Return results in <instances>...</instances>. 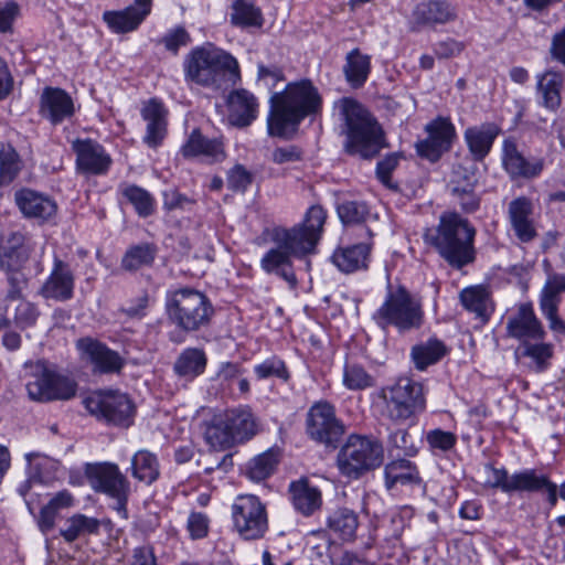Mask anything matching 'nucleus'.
I'll use <instances>...</instances> for the list:
<instances>
[{
    "label": "nucleus",
    "mask_w": 565,
    "mask_h": 565,
    "mask_svg": "<svg viewBox=\"0 0 565 565\" xmlns=\"http://www.w3.org/2000/svg\"><path fill=\"white\" fill-rule=\"evenodd\" d=\"M76 347L102 372H117L124 365V361L117 352L90 338L79 339Z\"/></svg>",
    "instance_id": "29"
},
{
    "label": "nucleus",
    "mask_w": 565,
    "mask_h": 565,
    "mask_svg": "<svg viewBox=\"0 0 565 565\" xmlns=\"http://www.w3.org/2000/svg\"><path fill=\"white\" fill-rule=\"evenodd\" d=\"M463 307L486 321L491 312L489 294L482 287L466 288L460 294Z\"/></svg>",
    "instance_id": "43"
},
{
    "label": "nucleus",
    "mask_w": 565,
    "mask_h": 565,
    "mask_svg": "<svg viewBox=\"0 0 565 565\" xmlns=\"http://www.w3.org/2000/svg\"><path fill=\"white\" fill-rule=\"evenodd\" d=\"M99 530V521L84 514H75L66 520L61 535L66 542H73L81 536L96 533Z\"/></svg>",
    "instance_id": "46"
},
{
    "label": "nucleus",
    "mask_w": 565,
    "mask_h": 565,
    "mask_svg": "<svg viewBox=\"0 0 565 565\" xmlns=\"http://www.w3.org/2000/svg\"><path fill=\"white\" fill-rule=\"evenodd\" d=\"M307 431L312 439L330 445L343 435L344 427L335 417L333 406L327 402H319L308 412Z\"/></svg>",
    "instance_id": "15"
},
{
    "label": "nucleus",
    "mask_w": 565,
    "mask_h": 565,
    "mask_svg": "<svg viewBox=\"0 0 565 565\" xmlns=\"http://www.w3.org/2000/svg\"><path fill=\"white\" fill-rule=\"evenodd\" d=\"M334 107L345 126L348 153L370 159L386 147L382 127L361 103L343 97Z\"/></svg>",
    "instance_id": "3"
},
{
    "label": "nucleus",
    "mask_w": 565,
    "mask_h": 565,
    "mask_svg": "<svg viewBox=\"0 0 565 565\" xmlns=\"http://www.w3.org/2000/svg\"><path fill=\"white\" fill-rule=\"evenodd\" d=\"M227 185L233 191L244 192L253 182V174L242 164H235L227 172Z\"/></svg>",
    "instance_id": "59"
},
{
    "label": "nucleus",
    "mask_w": 565,
    "mask_h": 565,
    "mask_svg": "<svg viewBox=\"0 0 565 565\" xmlns=\"http://www.w3.org/2000/svg\"><path fill=\"white\" fill-rule=\"evenodd\" d=\"M210 520L201 512L190 513L186 522V530L192 540H201L209 533Z\"/></svg>",
    "instance_id": "61"
},
{
    "label": "nucleus",
    "mask_w": 565,
    "mask_h": 565,
    "mask_svg": "<svg viewBox=\"0 0 565 565\" xmlns=\"http://www.w3.org/2000/svg\"><path fill=\"white\" fill-rule=\"evenodd\" d=\"M278 460V451L274 449L266 450L248 461L246 476L254 481L265 480L274 472Z\"/></svg>",
    "instance_id": "45"
},
{
    "label": "nucleus",
    "mask_w": 565,
    "mask_h": 565,
    "mask_svg": "<svg viewBox=\"0 0 565 565\" xmlns=\"http://www.w3.org/2000/svg\"><path fill=\"white\" fill-rule=\"evenodd\" d=\"M498 134L499 128L493 124L471 127L466 130L465 139L476 160H481L489 153Z\"/></svg>",
    "instance_id": "35"
},
{
    "label": "nucleus",
    "mask_w": 565,
    "mask_h": 565,
    "mask_svg": "<svg viewBox=\"0 0 565 565\" xmlns=\"http://www.w3.org/2000/svg\"><path fill=\"white\" fill-rule=\"evenodd\" d=\"M235 441H243L255 435L257 425L249 409H231L224 414Z\"/></svg>",
    "instance_id": "40"
},
{
    "label": "nucleus",
    "mask_w": 565,
    "mask_h": 565,
    "mask_svg": "<svg viewBox=\"0 0 565 565\" xmlns=\"http://www.w3.org/2000/svg\"><path fill=\"white\" fill-rule=\"evenodd\" d=\"M373 319L382 328L394 327L405 333L417 330L424 322L420 299L402 285L388 284L383 303Z\"/></svg>",
    "instance_id": "6"
},
{
    "label": "nucleus",
    "mask_w": 565,
    "mask_h": 565,
    "mask_svg": "<svg viewBox=\"0 0 565 565\" xmlns=\"http://www.w3.org/2000/svg\"><path fill=\"white\" fill-rule=\"evenodd\" d=\"M15 202L24 216L46 222L57 212L56 202L43 193L24 189L15 193Z\"/></svg>",
    "instance_id": "24"
},
{
    "label": "nucleus",
    "mask_w": 565,
    "mask_h": 565,
    "mask_svg": "<svg viewBox=\"0 0 565 565\" xmlns=\"http://www.w3.org/2000/svg\"><path fill=\"white\" fill-rule=\"evenodd\" d=\"M371 71V57L354 49L347 55V63L343 72L349 84L354 87H361L367 79Z\"/></svg>",
    "instance_id": "38"
},
{
    "label": "nucleus",
    "mask_w": 565,
    "mask_h": 565,
    "mask_svg": "<svg viewBox=\"0 0 565 565\" xmlns=\"http://www.w3.org/2000/svg\"><path fill=\"white\" fill-rule=\"evenodd\" d=\"M40 113L51 122L58 124L73 115V100L63 89L46 87L41 95Z\"/></svg>",
    "instance_id": "26"
},
{
    "label": "nucleus",
    "mask_w": 565,
    "mask_h": 565,
    "mask_svg": "<svg viewBox=\"0 0 565 565\" xmlns=\"http://www.w3.org/2000/svg\"><path fill=\"white\" fill-rule=\"evenodd\" d=\"M131 476L145 484H151L160 475V465L154 454L148 450L137 451L130 462Z\"/></svg>",
    "instance_id": "36"
},
{
    "label": "nucleus",
    "mask_w": 565,
    "mask_h": 565,
    "mask_svg": "<svg viewBox=\"0 0 565 565\" xmlns=\"http://www.w3.org/2000/svg\"><path fill=\"white\" fill-rule=\"evenodd\" d=\"M419 482V472L409 460H393L385 467V483L388 489L396 484H414Z\"/></svg>",
    "instance_id": "39"
},
{
    "label": "nucleus",
    "mask_w": 565,
    "mask_h": 565,
    "mask_svg": "<svg viewBox=\"0 0 565 565\" xmlns=\"http://www.w3.org/2000/svg\"><path fill=\"white\" fill-rule=\"evenodd\" d=\"M426 132L427 138L418 141L416 149L420 157L434 162L450 149L456 130L448 118L438 117L427 124Z\"/></svg>",
    "instance_id": "17"
},
{
    "label": "nucleus",
    "mask_w": 565,
    "mask_h": 565,
    "mask_svg": "<svg viewBox=\"0 0 565 565\" xmlns=\"http://www.w3.org/2000/svg\"><path fill=\"white\" fill-rule=\"evenodd\" d=\"M387 446L391 452L401 451L406 456H413L418 447L406 429H396L388 436Z\"/></svg>",
    "instance_id": "57"
},
{
    "label": "nucleus",
    "mask_w": 565,
    "mask_h": 565,
    "mask_svg": "<svg viewBox=\"0 0 565 565\" xmlns=\"http://www.w3.org/2000/svg\"><path fill=\"white\" fill-rule=\"evenodd\" d=\"M189 40L190 38L186 31L183 28H177L163 36L162 43L167 50L177 53L180 46L188 44Z\"/></svg>",
    "instance_id": "64"
},
{
    "label": "nucleus",
    "mask_w": 565,
    "mask_h": 565,
    "mask_svg": "<svg viewBox=\"0 0 565 565\" xmlns=\"http://www.w3.org/2000/svg\"><path fill=\"white\" fill-rule=\"evenodd\" d=\"M534 205L526 196H518L508 205V220L515 236L523 243L532 242L536 236Z\"/></svg>",
    "instance_id": "21"
},
{
    "label": "nucleus",
    "mask_w": 565,
    "mask_h": 565,
    "mask_svg": "<svg viewBox=\"0 0 565 565\" xmlns=\"http://www.w3.org/2000/svg\"><path fill=\"white\" fill-rule=\"evenodd\" d=\"M563 82V74L555 71L537 75L536 92L544 108L555 111L561 106Z\"/></svg>",
    "instance_id": "34"
},
{
    "label": "nucleus",
    "mask_w": 565,
    "mask_h": 565,
    "mask_svg": "<svg viewBox=\"0 0 565 565\" xmlns=\"http://www.w3.org/2000/svg\"><path fill=\"white\" fill-rule=\"evenodd\" d=\"M8 279L11 288L3 299L2 306H0L4 323L13 322L22 329L33 326L40 312L34 303L22 297V289L25 285L23 275L12 274Z\"/></svg>",
    "instance_id": "14"
},
{
    "label": "nucleus",
    "mask_w": 565,
    "mask_h": 565,
    "mask_svg": "<svg viewBox=\"0 0 565 565\" xmlns=\"http://www.w3.org/2000/svg\"><path fill=\"white\" fill-rule=\"evenodd\" d=\"M546 483V476L537 473L535 469H524L510 475L509 493L540 491Z\"/></svg>",
    "instance_id": "44"
},
{
    "label": "nucleus",
    "mask_w": 565,
    "mask_h": 565,
    "mask_svg": "<svg viewBox=\"0 0 565 565\" xmlns=\"http://www.w3.org/2000/svg\"><path fill=\"white\" fill-rule=\"evenodd\" d=\"M426 441L433 451L447 452L456 446L457 436L451 431L436 428L427 433Z\"/></svg>",
    "instance_id": "58"
},
{
    "label": "nucleus",
    "mask_w": 565,
    "mask_h": 565,
    "mask_svg": "<svg viewBox=\"0 0 565 565\" xmlns=\"http://www.w3.org/2000/svg\"><path fill=\"white\" fill-rule=\"evenodd\" d=\"M77 384L70 377L38 364L26 383L28 395L38 402L71 399L76 395Z\"/></svg>",
    "instance_id": "11"
},
{
    "label": "nucleus",
    "mask_w": 565,
    "mask_h": 565,
    "mask_svg": "<svg viewBox=\"0 0 565 565\" xmlns=\"http://www.w3.org/2000/svg\"><path fill=\"white\" fill-rule=\"evenodd\" d=\"M321 107L322 98L310 81L289 83L284 92L270 97L267 119L269 135L289 137L302 119L319 113Z\"/></svg>",
    "instance_id": "2"
},
{
    "label": "nucleus",
    "mask_w": 565,
    "mask_h": 565,
    "mask_svg": "<svg viewBox=\"0 0 565 565\" xmlns=\"http://www.w3.org/2000/svg\"><path fill=\"white\" fill-rule=\"evenodd\" d=\"M75 277L68 264L55 257L50 276L41 287L45 299L66 301L73 297Z\"/></svg>",
    "instance_id": "22"
},
{
    "label": "nucleus",
    "mask_w": 565,
    "mask_h": 565,
    "mask_svg": "<svg viewBox=\"0 0 565 565\" xmlns=\"http://www.w3.org/2000/svg\"><path fill=\"white\" fill-rule=\"evenodd\" d=\"M326 218V211L319 205H313L308 210L301 224L291 228H273L270 238L275 246L262 257L260 268L266 274L280 277L290 288H296L292 257L301 258L315 253Z\"/></svg>",
    "instance_id": "1"
},
{
    "label": "nucleus",
    "mask_w": 565,
    "mask_h": 565,
    "mask_svg": "<svg viewBox=\"0 0 565 565\" xmlns=\"http://www.w3.org/2000/svg\"><path fill=\"white\" fill-rule=\"evenodd\" d=\"M149 305V296L142 292L136 299L131 300L127 306L121 308V311L131 319H141L146 315V309Z\"/></svg>",
    "instance_id": "63"
},
{
    "label": "nucleus",
    "mask_w": 565,
    "mask_h": 565,
    "mask_svg": "<svg viewBox=\"0 0 565 565\" xmlns=\"http://www.w3.org/2000/svg\"><path fill=\"white\" fill-rule=\"evenodd\" d=\"M476 230L457 213H445L436 228L425 233V241L452 267L460 269L476 258Z\"/></svg>",
    "instance_id": "5"
},
{
    "label": "nucleus",
    "mask_w": 565,
    "mask_h": 565,
    "mask_svg": "<svg viewBox=\"0 0 565 565\" xmlns=\"http://www.w3.org/2000/svg\"><path fill=\"white\" fill-rule=\"evenodd\" d=\"M289 492L294 508L306 516L313 514L322 504L321 491L306 478L291 482Z\"/></svg>",
    "instance_id": "30"
},
{
    "label": "nucleus",
    "mask_w": 565,
    "mask_h": 565,
    "mask_svg": "<svg viewBox=\"0 0 565 565\" xmlns=\"http://www.w3.org/2000/svg\"><path fill=\"white\" fill-rule=\"evenodd\" d=\"M168 110L157 99H150L141 109V116L147 122L143 141L150 148H157L167 135Z\"/></svg>",
    "instance_id": "27"
},
{
    "label": "nucleus",
    "mask_w": 565,
    "mask_h": 565,
    "mask_svg": "<svg viewBox=\"0 0 565 565\" xmlns=\"http://www.w3.org/2000/svg\"><path fill=\"white\" fill-rule=\"evenodd\" d=\"M231 22L239 28H260L264 23L262 10L246 0H233Z\"/></svg>",
    "instance_id": "42"
},
{
    "label": "nucleus",
    "mask_w": 565,
    "mask_h": 565,
    "mask_svg": "<svg viewBox=\"0 0 565 565\" xmlns=\"http://www.w3.org/2000/svg\"><path fill=\"white\" fill-rule=\"evenodd\" d=\"M343 384L352 391L374 386V377L358 364H347L343 372Z\"/></svg>",
    "instance_id": "53"
},
{
    "label": "nucleus",
    "mask_w": 565,
    "mask_h": 565,
    "mask_svg": "<svg viewBox=\"0 0 565 565\" xmlns=\"http://www.w3.org/2000/svg\"><path fill=\"white\" fill-rule=\"evenodd\" d=\"M502 161L507 172L512 178H534L543 170L542 161H527L519 152L515 143L510 140L504 141Z\"/></svg>",
    "instance_id": "31"
},
{
    "label": "nucleus",
    "mask_w": 565,
    "mask_h": 565,
    "mask_svg": "<svg viewBox=\"0 0 565 565\" xmlns=\"http://www.w3.org/2000/svg\"><path fill=\"white\" fill-rule=\"evenodd\" d=\"M398 160L399 158L397 154H390L377 163V178L381 180L383 184H385L388 188H393V184L391 182V173L397 167Z\"/></svg>",
    "instance_id": "62"
},
{
    "label": "nucleus",
    "mask_w": 565,
    "mask_h": 565,
    "mask_svg": "<svg viewBox=\"0 0 565 565\" xmlns=\"http://www.w3.org/2000/svg\"><path fill=\"white\" fill-rule=\"evenodd\" d=\"M562 292H565V274H550L541 290L539 306L550 330L565 337V320L558 315Z\"/></svg>",
    "instance_id": "16"
},
{
    "label": "nucleus",
    "mask_w": 565,
    "mask_h": 565,
    "mask_svg": "<svg viewBox=\"0 0 565 565\" xmlns=\"http://www.w3.org/2000/svg\"><path fill=\"white\" fill-rule=\"evenodd\" d=\"M207 364L205 352L199 348H186L175 359L173 371L185 381H193L202 375Z\"/></svg>",
    "instance_id": "33"
},
{
    "label": "nucleus",
    "mask_w": 565,
    "mask_h": 565,
    "mask_svg": "<svg viewBox=\"0 0 565 565\" xmlns=\"http://www.w3.org/2000/svg\"><path fill=\"white\" fill-rule=\"evenodd\" d=\"M232 519L235 530L245 540H257L268 530L265 505L252 494L239 495L232 505Z\"/></svg>",
    "instance_id": "12"
},
{
    "label": "nucleus",
    "mask_w": 565,
    "mask_h": 565,
    "mask_svg": "<svg viewBox=\"0 0 565 565\" xmlns=\"http://www.w3.org/2000/svg\"><path fill=\"white\" fill-rule=\"evenodd\" d=\"M356 514L348 509H340L329 518V527L343 540H352L358 529Z\"/></svg>",
    "instance_id": "49"
},
{
    "label": "nucleus",
    "mask_w": 565,
    "mask_h": 565,
    "mask_svg": "<svg viewBox=\"0 0 565 565\" xmlns=\"http://www.w3.org/2000/svg\"><path fill=\"white\" fill-rule=\"evenodd\" d=\"M484 486L491 489H499L504 493H509L510 473L504 468H494L492 466L484 467Z\"/></svg>",
    "instance_id": "60"
},
{
    "label": "nucleus",
    "mask_w": 565,
    "mask_h": 565,
    "mask_svg": "<svg viewBox=\"0 0 565 565\" xmlns=\"http://www.w3.org/2000/svg\"><path fill=\"white\" fill-rule=\"evenodd\" d=\"M76 153V163L79 170L92 174H104L111 163L110 157L104 148L90 139L73 141Z\"/></svg>",
    "instance_id": "23"
},
{
    "label": "nucleus",
    "mask_w": 565,
    "mask_h": 565,
    "mask_svg": "<svg viewBox=\"0 0 565 565\" xmlns=\"http://www.w3.org/2000/svg\"><path fill=\"white\" fill-rule=\"evenodd\" d=\"M206 441L214 448H227L235 441L224 415L214 417L205 430Z\"/></svg>",
    "instance_id": "48"
},
{
    "label": "nucleus",
    "mask_w": 565,
    "mask_h": 565,
    "mask_svg": "<svg viewBox=\"0 0 565 565\" xmlns=\"http://www.w3.org/2000/svg\"><path fill=\"white\" fill-rule=\"evenodd\" d=\"M85 475L90 487L116 501L114 509L117 514L127 519V500L130 494V483L121 473L119 467L111 462L87 463Z\"/></svg>",
    "instance_id": "10"
},
{
    "label": "nucleus",
    "mask_w": 565,
    "mask_h": 565,
    "mask_svg": "<svg viewBox=\"0 0 565 565\" xmlns=\"http://www.w3.org/2000/svg\"><path fill=\"white\" fill-rule=\"evenodd\" d=\"M337 212L345 225L363 223L370 214L366 204L359 201H343L338 204Z\"/></svg>",
    "instance_id": "51"
},
{
    "label": "nucleus",
    "mask_w": 565,
    "mask_h": 565,
    "mask_svg": "<svg viewBox=\"0 0 565 565\" xmlns=\"http://www.w3.org/2000/svg\"><path fill=\"white\" fill-rule=\"evenodd\" d=\"M20 162L18 153L12 148L0 151V185L9 184L18 174Z\"/></svg>",
    "instance_id": "55"
},
{
    "label": "nucleus",
    "mask_w": 565,
    "mask_h": 565,
    "mask_svg": "<svg viewBox=\"0 0 565 565\" xmlns=\"http://www.w3.org/2000/svg\"><path fill=\"white\" fill-rule=\"evenodd\" d=\"M426 393L422 383L401 377L382 391L385 416L395 423L405 422L426 407Z\"/></svg>",
    "instance_id": "9"
},
{
    "label": "nucleus",
    "mask_w": 565,
    "mask_h": 565,
    "mask_svg": "<svg viewBox=\"0 0 565 565\" xmlns=\"http://www.w3.org/2000/svg\"><path fill=\"white\" fill-rule=\"evenodd\" d=\"M537 342L525 341L522 343L523 355L530 358L535 364L537 370L542 371L546 367L547 361L553 355V345L543 340Z\"/></svg>",
    "instance_id": "54"
},
{
    "label": "nucleus",
    "mask_w": 565,
    "mask_h": 565,
    "mask_svg": "<svg viewBox=\"0 0 565 565\" xmlns=\"http://www.w3.org/2000/svg\"><path fill=\"white\" fill-rule=\"evenodd\" d=\"M254 372L259 380L278 377L287 381L289 379V373L285 362L276 356L266 359L262 363L255 365Z\"/></svg>",
    "instance_id": "56"
},
{
    "label": "nucleus",
    "mask_w": 565,
    "mask_h": 565,
    "mask_svg": "<svg viewBox=\"0 0 565 565\" xmlns=\"http://www.w3.org/2000/svg\"><path fill=\"white\" fill-rule=\"evenodd\" d=\"M384 450L374 438L351 435L340 449L337 462L340 472L352 479L380 467L383 462Z\"/></svg>",
    "instance_id": "8"
},
{
    "label": "nucleus",
    "mask_w": 565,
    "mask_h": 565,
    "mask_svg": "<svg viewBox=\"0 0 565 565\" xmlns=\"http://www.w3.org/2000/svg\"><path fill=\"white\" fill-rule=\"evenodd\" d=\"M457 17L455 8L444 0H429L415 6L409 19L412 31L435 28L454 21Z\"/></svg>",
    "instance_id": "18"
},
{
    "label": "nucleus",
    "mask_w": 565,
    "mask_h": 565,
    "mask_svg": "<svg viewBox=\"0 0 565 565\" xmlns=\"http://www.w3.org/2000/svg\"><path fill=\"white\" fill-rule=\"evenodd\" d=\"M29 252L24 238L18 232L0 233V269L20 274L19 269L28 260Z\"/></svg>",
    "instance_id": "25"
},
{
    "label": "nucleus",
    "mask_w": 565,
    "mask_h": 565,
    "mask_svg": "<svg viewBox=\"0 0 565 565\" xmlns=\"http://www.w3.org/2000/svg\"><path fill=\"white\" fill-rule=\"evenodd\" d=\"M371 257V244L360 243L337 249L332 255L333 264L343 273L366 269Z\"/></svg>",
    "instance_id": "32"
},
{
    "label": "nucleus",
    "mask_w": 565,
    "mask_h": 565,
    "mask_svg": "<svg viewBox=\"0 0 565 565\" xmlns=\"http://www.w3.org/2000/svg\"><path fill=\"white\" fill-rule=\"evenodd\" d=\"M446 353L445 344L436 339L419 343L412 348L411 356L415 367L424 371L429 365L437 363Z\"/></svg>",
    "instance_id": "41"
},
{
    "label": "nucleus",
    "mask_w": 565,
    "mask_h": 565,
    "mask_svg": "<svg viewBox=\"0 0 565 565\" xmlns=\"http://www.w3.org/2000/svg\"><path fill=\"white\" fill-rule=\"evenodd\" d=\"M156 250L150 244H140L129 248L122 257L121 265L127 270H137L151 265Z\"/></svg>",
    "instance_id": "50"
},
{
    "label": "nucleus",
    "mask_w": 565,
    "mask_h": 565,
    "mask_svg": "<svg viewBox=\"0 0 565 565\" xmlns=\"http://www.w3.org/2000/svg\"><path fill=\"white\" fill-rule=\"evenodd\" d=\"M124 195L134 205L139 216L147 217L152 214L154 201L145 189L129 185L124 190Z\"/></svg>",
    "instance_id": "52"
},
{
    "label": "nucleus",
    "mask_w": 565,
    "mask_h": 565,
    "mask_svg": "<svg viewBox=\"0 0 565 565\" xmlns=\"http://www.w3.org/2000/svg\"><path fill=\"white\" fill-rule=\"evenodd\" d=\"M477 185L476 168L471 162H465L452 169L448 188L451 193H467Z\"/></svg>",
    "instance_id": "47"
},
{
    "label": "nucleus",
    "mask_w": 565,
    "mask_h": 565,
    "mask_svg": "<svg viewBox=\"0 0 565 565\" xmlns=\"http://www.w3.org/2000/svg\"><path fill=\"white\" fill-rule=\"evenodd\" d=\"M85 408L94 416L117 425H129L134 414L130 398L119 392H96L84 399Z\"/></svg>",
    "instance_id": "13"
},
{
    "label": "nucleus",
    "mask_w": 565,
    "mask_h": 565,
    "mask_svg": "<svg viewBox=\"0 0 565 565\" xmlns=\"http://www.w3.org/2000/svg\"><path fill=\"white\" fill-rule=\"evenodd\" d=\"M185 79L200 86L220 89L241 78L237 60L211 43L193 49L184 61Z\"/></svg>",
    "instance_id": "4"
},
{
    "label": "nucleus",
    "mask_w": 565,
    "mask_h": 565,
    "mask_svg": "<svg viewBox=\"0 0 565 565\" xmlns=\"http://www.w3.org/2000/svg\"><path fill=\"white\" fill-rule=\"evenodd\" d=\"M228 119L237 127H246L252 124L258 114L256 97L246 89L233 90L227 98Z\"/></svg>",
    "instance_id": "28"
},
{
    "label": "nucleus",
    "mask_w": 565,
    "mask_h": 565,
    "mask_svg": "<svg viewBox=\"0 0 565 565\" xmlns=\"http://www.w3.org/2000/svg\"><path fill=\"white\" fill-rule=\"evenodd\" d=\"M170 321L183 331H196L206 326L213 315L207 297L192 288L170 290L166 296Z\"/></svg>",
    "instance_id": "7"
},
{
    "label": "nucleus",
    "mask_w": 565,
    "mask_h": 565,
    "mask_svg": "<svg viewBox=\"0 0 565 565\" xmlns=\"http://www.w3.org/2000/svg\"><path fill=\"white\" fill-rule=\"evenodd\" d=\"M507 332L510 337L523 342L529 340H544L546 332L537 319L532 303H521L515 313L507 322Z\"/></svg>",
    "instance_id": "19"
},
{
    "label": "nucleus",
    "mask_w": 565,
    "mask_h": 565,
    "mask_svg": "<svg viewBox=\"0 0 565 565\" xmlns=\"http://www.w3.org/2000/svg\"><path fill=\"white\" fill-rule=\"evenodd\" d=\"M185 157L204 156L218 161L224 158L222 142L216 139H206L199 131L194 130L186 143L182 147Z\"/></svg>",
    "instance_id": "37"
},
{
    "label": "nucleus",
    "mask_w": 565,
    "mask_h": 565,
    "mask_svg": "<svg viewBox=\"0 0 565 565\" xmlns=\"http://www.w3.org/2000/svg\"><path fill=\"white\" fill-rule=\"evenodd\" d=\"M152 0H134L132 4L118 11H105L103 20L115 33L135 31L151 12Z\"/></svg>",
    "instance_id": "20"
}]
</instances>
